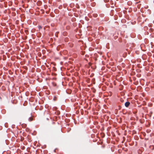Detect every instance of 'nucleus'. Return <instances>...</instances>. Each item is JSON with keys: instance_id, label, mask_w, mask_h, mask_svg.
<instances>
[{"instance_id": "f03ea898", "label": "nucleus", "mask_w": 154, "mask_h": 154, "mask_svg": "<svg viewBox=\"0 0 154 154\" xmlns=\"http://www.w3.org/2000/svg\"><path fill=\"white\" fill-rule=\"evenodd\" d=\"M33 120V118L32 117H30L28 119V120L30 122V121H32Z\"/></svg>"}, {"instance_id": "f257e3e1", "label": "nucleus", "mask_w": 154, "mask_h": 154, "mask_svg": "<svg viewBox=\"0 0 154 154\" xmlns=\"http://www.w3.org/2000/svg\"><path fill=\"white\" fill-rule=\"evenodd\" d=\"M130 104V103L129 102H126L125 103V106L126 107H128Z\"/></svg>"}]
</instances>
